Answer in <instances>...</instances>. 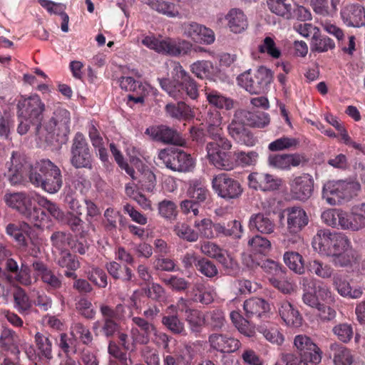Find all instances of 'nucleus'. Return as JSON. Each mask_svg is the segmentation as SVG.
Listing matches in <instances>:
<instances>
[{
    "mask_svg": "<svg viewBox=\"0 0 365 365\" xmlns=\"http://www.w3.org/2000/svg\"><path fill=\"white\" fill-rule=\"evenodd\" d=\"M269 123V116L264 112L252 113L245 110H237L227 127L229 135L238 143L252 146L256 139L245 125L264 128Z\"/></svg>",
    "mask_w": 365,
    "mask_h": 365,
    "instance_id": "f257e3e1",
    "label": "nucleus"
},
{
    "mask_svg": "<svg viewBox=\"0 0 365 365\" xmlns=\"http://www.w3.org/2000/svg\"><path fill=\"white\" fill-rule=\"evenodd\" d=\"M173 80L158 78L161 88L175 100H184L186 97L195 100L199 96L198 86L195 81L182 68L179 62L170 63Z\"/></svg>",
    "mask_w": 365,
    "mask_h": 365,
    "instance_id": "f03ea898",
    "label": "nucleus"
},
{
    "mask_svg": "<svg viewBox=\"0 0 365 365\" xmlns=\"http://www.w3.org/2000/svg\"><path fill=\"white\" fill-rule=\"evenodd\" d=\"M29 180L33 185L50 194L58 192L63 185L60 168L47 159L36 162L31 168Z\"/></svg>",
    "mask_w": 365,
    "mask_h": 365,
    "instance_id": "7ed1b4c3",
    "label": "nucleus"
},
{
    "mask_svg": "<svg viewBox=\"0 0 365 365\" xmlns=\"http://www.w3.org/2000/svg\"><path fill=\"white\" fill-rule=\"evenodd\" d=\"M4 199L9 207L16 210L34 227L40 228L46 222V212L34 206V197L31 194L25 192L6 193Z\"/></svg>",
    "mask_w": 365,
    "mask_h": 365,
    "instance_id": "20e7f679",
    "label": "nucleus"
},
{
    "mask_svg": "<svg viewBox=\"0 0 365 365\" xmlns=\"http://www.w3.org/2000/svg\"><path fill=\"white\" fill-rule=\"evenodd\" d=\"M71 114L62 107H56L51 118L36 128V135L40 140L51 143L53 136L66 137L70 133Z\"/></svg>",
    "mask_w": 365,
    "mask_h": 365,
    "instance_id": "39448f33",
    "label": "nucleus"
},
{
    "mask_svg": "<svg viewBox=\"0 0 365 365\" xmlns=\"http://www.w3.org/2000/svg\"><path fill=\"white\" fill-rule=\"evenodd\" d=\"M360 190V184L351 178L328 180L322 187V198L330 205H340L357 195Z\"/></svg>",
    "mask_w": 365,
    "mask_h": 365,
    "instance_id": "423d86ee",
    "label": "nucleus"
},
{
    "mask_svg": "<svg viewBox=\"0 0 365 365\" xmlns=\"http://www.w3.org/2000/svg\"><path fill=\"white\" fill-rule=\"evenodd\" d=\"M232 143L228 139H220L219 141H211L206 145L207 158L210 164L215 168L231 170L236 167V162L232 159L230 151Z\"/></svg>",
    "mask_w": 365,
    "mask_h": 365,
    "instance_id": "0eeeda50",
    "label": "nucleus"
},
{
    "mask_svg": "<svg viewBox=\"0 0 365 365\" xmlns=\"http://www.w3.org/2000/svg\"><path fill=\"white\" fill-rule=\"evenodd\" d=\"M272 78V71L264 66H260L254 74L251 73L250 70L241 73L237 77V83L250 94H260L265 92Z\"/></svg>",
    "mask_w": 365,
    "mask_h": 365,
    "instance_id": "6e6552de",
    "label": "nucleus"
},
{
    "mask_svg": "<svg viewBox=\"0 0 365 365\" xmlns=\"http://www.w3.org/2000/svg\"><path fill=\"white\" fill-rule=\"evenodd\" d=\"M142 43L159 53L172 56L187 54L192 48V44L185 40L171 38L160 40L154 36H145L142 40Z\"/></svg>",
    "mask_w": 365,
    "mask_h": 365,
    "instance_id": "1a4fd4ad",
    "label": "nucleus"
},
{
    "mask_svg": "<svg viewBox=\"0 0 365 365\" xmlns=\"http://www.w3.org/2000/svg\"><path fill=\"white\" fill-rule=\"evenodd\" d=\"M158 158L165 167L173 171L187 173L195 168V160L191 155L180 149H163Z\"/></svg>",
    "mask_w": 365,
    "mask_h": 365,
    "instance_id": "9d476101",
    "label": "nucleus"
},
{
    "mask_svg": "<svg viewBox=\"0 0 365 365\" xmlns=\"http://www.w3.org/2000/svg\"><path fill=\"white\" fill-rule=\"evenodd\" d=\"M71 164L76 168L91 170L93 158L87 140L83 133H76L71 147Z\"/></svg>",
    "mask_w": 365,
    "mask_h": 365,
    "instance_id": "9b49d317",
    "label": "nucleus"
},
{
    "mask_svg": "<svg viewBox=\"0 0 365 365\" xmlns=\"http://www.w3.org/2000/svg\"><path fill=\"white\" fill-rule=\"evenodd\" d=\"M212 187L219 197L227 200L238 198L243 192L239 181L225 173L212 178Z\"/></svg>",
    "mask_w": 365,
    "mask_h": 365,
    "instance_id": "f8f14e48",
    "label": "nucleus"
},
{
    "mask_svg": "<svg viewBox=\"0 0 365 365\" xmlns=\"http://www.w3.org/2000/svg\"><path fill=\"white\" fill-rule=\"evenodd\" d=\"M18 117L27 118L30 120L41 123L45 104L37 94L22 98L17 104Z\"/></svg>",
    "mask_w": 365,
    "mask_h": 365,
    "instance_id": "ddd939ff",
    "label": "nucleus"
},
{
    "mask_svg": "<svg viewBox=\"0 0 365 365\" xmlns=\"http://www.w3.org/2000/svg\"><path fill=\"white\" fill-rule=\"evenodd\" d=\"M145 133L150 135L152 139L165 144L182 146L185 143L184 138L175 129L165 125L148 128Z\"/></svg>",
    "mask_w": 365,
    "mask_h": 365,
    "instance_id": "4468645a",
    "label": "nucleus"
},
{
    "mask_svg": "<svg viewBox=\"0 0 365 365\" xmlns=\"http://www.w3.org/2000/svg\"><path fill=\"white\" fill-rule=\"evenodd\" d=\"M291 194L295 200L305 202L311 197L314 191V179L304 173L295 177L289 183Z\"/></svg>",
    "mask_w": 365,
    "mask_h": 365,
    "instance_id": "2eb2a0df",
    "label": "nucleus"
},
{
    "mask_svg": "<svg viewBox=\"0 0 365 365\" xmlns=\"http://www.w3.org/2000/svg\"><path fill=\"white\" fill-rule=\"evenodd\" d=\"M131 336L135 344L145 345L150 341V336L155 331V325L143 317H133Z\"/></svg>",
    "mask_w": 365,
    "mask_h": 365,
    "instance_id": "dca6fc26",
    "label": "nucleus"
},
{
    "mask_svg": "<svg viewBox=\"0 0 365 365\" xmlns=\"http://www.w3.org/2000/svg\"><path fill=\"white\" fill-rule=\"evenodd\" d=\"M294 344L299 354L309 358V362L314 365L322 361V351L307 336L299 334L294 337Z\"/></svg>",
    "mask_w": 365,
    "mask_h": 365,
    "instance_id": "f3484780",
    "label": "nucleus"
},
{
    "mask_svg": "<svg viewBox=\"0 0 365 365\" xmlns=\"http://www.w3.org/2000/svg\"><path fill=\"white\" fill-rule=\"evenodd\" d=\"M282 182V179L264 173H252L248 176L249 187L256 190L274 191L279 188Z\"/></svg>",
    "mask_w": 365,
    "mask_h": 365,
    "instance_id": "a211bd4d",
    "label": "nucleus"
},
{
    "mask_svg": "<svg viewBox=\"0 0 365 365\" xmlns=\"http://www.w3.org/2000/svg\"><path fill=\"white\" fill-rule=\"evenodd\" d=\"M305 157L299 153L274 154L268 157L269 166L282 170H289L305 163Z\"/></svg>",
    "mask_w": 365,
    "mask_h": 365,
    "instance_id": "6ab92c4d",
    "label": "nucleus"
},
{
    "mask_svg": "<svg viewBox=\"0 0 365 365\" xmlns=\"http://www.w3.org/2000/svg\"><path fill=\"white\" fill-rule=\"evenodd\" d=\"M343 22L350 27L365 26V7L359 4L344 6L340 12Z\"/></svg>",
    "mask_w": 365,
    "mask_h": 365,
    "instance_id": "aec40b11",
    "label": "nucleus"
},
{
    "mask_svg": "<svg viewBox=\"0 0 365 365\" xmlns=\"http://www.w3.org/2000/svg\"><path fill=\"white\" fill-rule=\"evenodd\" d=\"M287 230L292 233L301 232L309 223V217L304 209L292 207L286 210Z\"/></svg>",
    "mask_w": 365,
    "mask_h": 365,
    "instance_id": "412c9836",
    "label": "nucleus"
},
{
    "mask_svg": "<svg viewBox=\"0 0 365 365\" xmlns=\"http://www.w3.org/2000/svg\"><path fill=\"white\" fill-rule=\"evenodd\" d=\"M34 270L39 276L42 282L46 285L48 290H57L62 287V280L59 276L55 274L53 270L41 260L32 262Z\"/></svg>",
    "mask_w": 365,
    "mask_h": 365,
    "instance_id": "4be33fe9",
    "label": "nucleus"
},
{
    "mask_svg": "<svg viewBox=\"0 0 365 365\" xmlns=\"http://www.w3.org/2000/svg\"><path fill=\"white\" fill-rule=\"evenodd\" d=\"M342 229L359 231L365 227V203L355 205L351 212H344Z\"/></svg>",
    "mask_w": 365,
    "mask_h": 365,
    "instance_id": "5701e85b",
    "label": "nucleus"
},
{
    "mask_svg": "<svg viewBox=\"0 0 365 365\" xmlns=\"http://www.w3.org/2000/svg\"><path fill=\"white\" fill-rule=\"evenodd\" d=\"M20 344L21 340L17 333L11 329L3 327L0 333V351L18 355Z\"/></svg>",
    "mask_w": 365,
    "mask_h": 365,
    "instance_id": "b1692460",
    "label": "nucleus"
},
{
    "mask_svg": "<svg viewBox=\"0 0 365 365\" xmlns=\"http://www.w3.org/2000/svg\"><path fill=\"white\" fill-rule=\"evenodd\" d=\"M278 313L286 324L292 327H299L302 324V317L299 311L288 301H281L277 304Z\"/></svg>",
    "mask_w": 365,
    "mask_h": 365,
    "instance_id": "393cba45",
    "label": "nucleus"
},
{
    "mask_svg": "<svg viewBox=\"0 0 365 365\" xmlns=\"http://www.w3.org/2000/svg\"><path fill=\"white\" fill-rule=\"evenodd\" d=\"M208 341L212 349L221 352H234L240 346L239 340L220 334H211Z\"/></svg>",
    "mask_w": 365,
    "mask_h": 365,
    "instance_id": "a878e982",
    "label": "nucleus"
},
{
    "mask_svg": "<svg viewBox=\"0 0 365 365\" xmlns=\"http://www.w3.org/2000/svg\"><path fill=\"white\" fill-rule=\"evenodd\" d=\"M275 227L274 220L261 212L252 215L249 220L250 230H255L264 235L272 234L275 230Z\"/></svg>",
    "mask_w": 365,
    "mask_h": 365,
    "instance_id": "bb28decb",
    "label": "nucleus"
},
{
    "mask_svg": "<svg viewBox=\"0 0 365 365\" xmlns=\"http://www.w3.org/2000/svg\"><path fill=\"white\" fill-rule=\"evenodd\" d=\"M333 233L329 230H319L312 240L314 250L321 255H330Z\"/></svg>",
    "mask_w": 365,
    "mask_h": 365,
    "instance_id": "cd10ccee",
    "label": "nucleus"
},
{
    "mask_svg": "<svg viewBox=\"0 0 365 365\" xmlns=\"http://www.w3.org/2000/svg\"><path fill=\"white\" fill-rule=\"evenodd\" d=\"M332 282L334 287L341 297L359 299L363 294V290L360 287L352 289L349 282L341 274H334Z\"/></svg>",
    "mask_w": 365,
    "mask_h": 365,
    "instance_id": "c85d7f7f",
    "label": "nucleus"
},
{
    "mask_svg": "<svg viewBox=\"0 0 365 365\" xmlns=\"http://www.w3.org/2000/svg\"><path fill=\"white\" fill-rule=\"evenodd\" d=\"M245 316L248 319L259 318L269 310L268 303L261 298L252 297L244 302Z\"/></svg>",
    "mask_w": 365,
    "mask_h": 365,
    "instance_id": "c756f323",
    "label": "nucleus"
},
{
    "mask_svg": "<svg viewBox=\"0 0 365 365\" xmlns=\"http://www.w3.org/2000/svg\"><path fill=\"white\" fill-rule=\"evenodd\" d=\"M205 94L209 104L216 108L230 110L234 108V101L218 91L206 88Z\"/></svg>",
    "mask_w": 365,
    "mask_h": 365,
    "instance_id": "7c9ffc66",
    "label": "nucleus"
},
{
    "mask_svg": "<svg viewBox=\"0 0 365 365\" xmlns=\"http://www.w3.org/2000/svg\"><path fill=\"white\" fill-rule=\"evenodd\" d=\"M230 31L239 34L247 27V19L244 12L239 9H232L225 16Z\"/></svg>",
    "mask_w": 365,
    "mask_h": 365,
    "instance_id": "2f4dec72",
    "label": "nucleus"
},
{
    "mask_svg": "<svg viewBox=\"0 0 365 365\" xmlns=\"http://www.w3.org/2000/svg\"><path fill=\"white\" fill-rule=\"evenodd\" d=\"M334 365H351L354 361L351 351L343 345L334 342L329 346Z\"/></svg>",
    "mask_w": 365,
    "mask_h": 365,
    "instance_id": "473e14b6",
    "label": "nucleus"
},
{
    "mask_svg": "<svg viewBox=\"0 0 365 365\" xmlns=\"http://www.w3.org/2000/svg\"><path fill=\"white\" fill-rule=\"evenodd\" d=\"M154 11L169 18L180 16L178 6L170 1L163 0H148L145 2Z\"/></svg>",
    "mask_w": 365,
    "mask_h": 365,
    "instance_id": "72a5a7b5",
    "label": "nucleus"
},
{
    "mask_svg": "<svg viewBox=\"0 0 365 365\" xmlns=\"http://www.w3.org/2000/svg\"><path fill=\"white\" fill-rule=\"evenodd\" d=\"M300 284L302 285L304 291V294L302 295L303 302L312 308L317 309L321 302L318 300V298L312 289L313 287H314V279L304 277L301 279Z\"/></svg>",
    "mask_w": 365,
    "mask_h": 365,
    "instance_id": "f704fd0d",
    "label": "nucleus"
},
{
    "mask_svg": "<svg viewBox=\"0 0 365 365\" xmlns=\"http://www.w3.org/2000/svg\"><path fill=\"white\" fill-rule=\"evenodd\" d=\"M109 274L115 279H120L123 282L132 281L134 274L127 265L122 266L116 262H110L106 265Z\"/></svg>",
    "mask_w": 365,
    "mask_h": 365,
    "instance_id": "c9c22d12",
    "label": "nucleus"
},
{
    "mask_svg": "<svg viewBox=\"0 0 365 365\" xmlns=\"http://www.w3.org/2000/svg\"><path fill=\"white\" fill-rule=\"evenodd\" d=\"M8 168L7 176L11 184H17L23 178L22 163L19 156L15 153H12L10 162L6 163Z\"/></svg>",
    "mask_w": 365,
    "mask_h": 365,
    "instance_id": "e433bc0d",
    "label": "nucleus"
},
{
    "mask_svg": "<svg viewBox=\"0 0 365 365\" xmlns=\"http://www.w3.org/2000/svg\"><path fill=\"white\" fill-rule=\"evenodd\" d=\"M201 346L198 343L187 344L178 357V362L184 365H193L200 354Z\"/></svg>",
    "mask_w": 365,
    "mask_h": 365,
    "instance_id": "4c0bfd02",
    "label": "nucleus"
},
{
    "mask_svg": "<svg viewBox=\"0 0 365 365\" xmlns=\"http://www.w3.org/2000/svg\"><path fill=\"white\" fill-rule=\"evenodd\" d=\"M162 324L174 334H185V328L184 322L177 314H167L162 317Z\"/></svg>",
    "mask_w": 365,
    "mask_h": 365,
    "instance_id": "58836bf2",
    "label": "nucleus"
},
{
    "mask_svg": "<svg viewBox=\"0 0 365 365\" xmlns=\"http://www.w3.org/2000/svg\"><path fill=\"white\" fill-rule=\"evenodd\" d=\"M307 270L313 274H315L322 279H329L332 277L334 269L327 263H324L318 259H314L309 262Z\"/></svg>",
    "mask_w": 365,
    "mask_h": 365,
    "instance_id": "ea45409f",
    "label": "nucleus"
},
{
    "mask_svg": "<svg viewBox=\"0 0 365 365\" xmlns=\"http://www.w3.org/2000/svg\"><path fill=\"white\" fill-rule=\"evenodd\" d=\"M29 227L26 222L9 223L6 227V233L12 237L19 245L26 246V237L24 232H26Z\"/></svg>",
    "mask_w": 365,
    "mask_h": 365,
    "instance_id": "a19ab883",
    "label": "nucleus"
},
{
    "mask_svg": "<svg viewBox=\"0 0 365 365\" xmlns=\"http://www.w3.org/2000/svg\"><path fill=\"white\" fill-rule=\"evenodd\" d=\"M267 3L272 13L287 19L292 17V6L287 0H267Z\"/></svg>",
    "mask_w": 365,
    "mask_h": 365,
    "instance_id": "79ce46f5",
    "label": "nucleus"
},
{
    "mask_svg": "<svg viewBox=\"0 0 365 365\" xmlns=\"http://www.w3.org/2000/svg\"><path fill=\"white\" fill-rule=\"evenodd\" d=\"M187 195L192 200L200 204L206 200L209 191L202 182L194 180L190 184Z\"/></svg>",
    "mask_w": 365,
    "mask_h": 365,
    "instance_id": "37998d69",
    "label": "nucleus"
},
{
    "mask_svg": "<svg viewBox=\"0 0 365 365\" xmlns=\"http://www.w3.org/2000/svg\"><path fill=\"white\" fill-rule=\"evenodd\" d=\"M311 47L312 51L322 53L333 49L335 43L330 38L315 32L312 38Z\"/></svg>",
    "mask_w": 365,
    "mask_h": 365,
    "instance_id": "c03bdc74",
    "label": "nucleus"
},
{
    "mask_svg": "<svg viewBox=\"0 0 365 365\" xmlns=\"http://www.w3.org/2000/svg\"><path fill=\"white\" fill-rule=\"evenodd\" d=\"M299 145V140L292 137H282L270 143L268 145L269 150L272 152L284 150H294Z\"/></svg>",
    "mask_w": 365,
    "mask_h": 365,
    "instance_id": "a18cd8bd",
    "label": "nucleus"
},
{
    "mask_svg": "<svg viewBox=\"0 0 365 365\" xmlns=\"http://www.w3.org/2000/svg\"><path fill=\"white\" fill-rule=\"evenodd\" d=\"M158 214L168 221H174L178 216V207L175 202L163 200L158 204Z\"/></svg>",
    "mask_w": 365,
    "mask_h": 365,
    "instance_id": "49530a36",
    "label": "nucleus"
},
{
    "mask_svg": "<svg viewBox=\"0 0 365 365\" xmlns=\"http://www.w3.org/2000/svg\"><path fill=\"white\" fill-rule=\"evenodd\" d=\"M344 211L341 210H327L322 212V220L329 226L342 229Z\"/></svg>",
    "mask_w": 365,
    "mask_h": 365,
    "instance_id": "de8ad7c7",
    "label": "nucleus"
},
{
    "mask_svg": "<svg viewBox=\"0 0 365 365\" xmlns=\"http://www.w3.org/2000/svg\"><path fill=\"white\" fill-rule=\"evenodd\" d=\"M284 261L287 266L297 274H303L304 272L302 256L298 252H287L284 255Z\"/></svg>",
    "mask_w": 365,
    "mask_h": 365,
    "instance_id": "09e8293b",
    "label": "nucleus"
},
{
    "mask_svg": "<svg viewBox=\"0 0 365 365\" xmlns=\"http://www.w3.org/2000/svg\"><path fill=\"white\" fill-rule=\"evenodd\" d=\"M14 308L21 314L27 313L31 307V302L26 292L21 287L14 293Z\"/></svg>",
    "mask_w": 365,
    "mask_h": 365,
    "instance_id": "8fccbe9b",
    "label": "nucleus"
},
{
    "mask_svg": "<svg viewBox=\"0 0 365 365\" xmlns=\"http://www.w3.org/2000/svg\"><path fill=\"white\" fill-rule=\"evenodd\" d=\"M36 201L41 207L45 209L53 218L57 220H63L64 213L56 203L41 195H36Z\"/></svg>",
    "mask_w": 365,
    "mask_h": 365,
    "instance_id": "3c124183",
    "label": "nucleus"
},
{
    "mask_svg": "<svg viewBox=\"0 0 365 365\" xmlns=\"http://www.w3.org/2000/svg\"><path fill=\"white\" fill-rule=\"evenodd\" d=\"M175 234L180 239L194 242L198 240V233L186 223L178 222L173 228Z\"/></svg>",
    "mask_w": 365,
    "mask_h": 365,
    "instance_id": "603ef678",
    "label": "nucleus"
},
{
    "mask_svg": "<svg viewBox=\"0 0 365 365\" xmlns=\"http://www.w3.org/2000/svg\"><path fill=\"white\" fill-rule=\"evenodd\" d=\"M71 240V235L66 232H54L51 236L52 245L60 250L61 252L67 251V248L70 247Z\"/></svg>",
    "mask_w": 365,
    "mask_h": 365,
    "instance_id": "864d4df0",
    "label": "nucleus"
},
{
    "mask_svg": "<svg viewBox=\"0 0 365 365\" xmlns=\"http://www.w3.org/2000/svg\"><path fill=\"white\" fill-rule=\"evenodd\" d=\"M35 342L41 355L50 360L53 358L52 343L48 337L41 332L35 334Z\"/></svg>",
    "mask_w": 365,
    "mask_h": 365,
    "instance_id": "5fc2aeb1",
    "label": "nucleus"
},
{
    "mask_svg": "<svg viewBox=\"0 0 365 365\" xmlns=\"http://www.w3.org/2000/svg\"><path fill=\"white\" fill-rule=\"evenodd\" d=\"M71 334L81 340L84 344H89L93 340L90 330L80 322H74L71 327Z\"/></svg>",
    "mask_w": 365,
    "mask_h": 365,
    "instance_id": "6e6d98bb",
    "label": "nucleus"
},
{
    "mask_svg": "<svg viewBox=\"0 0 365 365\" xmlns=\"http://www.w3.org/2000/svg\"><path fill=\"white\" fill-rule=\"evenodd\" d=\"M185 319L192 332L197 333L200 331L205 321V318L201 312L192 309L185 315Z\"/></svg>",
    "mask_w": 365,
    "mask_h": 365,
    "instance_id": "4d7b16f0",
    "label": "nucleus"
},
{
    "mask_svg": "<svg viewBox=\"0 0 365 365\" xmlns=\"http://www.w3.org/2000/svg\"><path fill=\"white\" fill-rule=\"evenodd\" d=\"M216 259L222 265L228 274L235 275L238 273V263L227 252L222 250V253H220Z\"/></svg>",
    "mask_w": 365,
    "mask_h": 365,
    "instance_id": "13d9d810",
    "label": "nucleus"
},
{
    "mask_svg": "<svg viewBox=\"0 0 365 365\" xmlns=\"http://www.w3.org/2000/svg\"><path fill=\"white\" fill-rule=\"evenodd\" d=\"M165 110L171 117L178 119L187 118L190 113V108L182 101L177 104H168L165 106Z\"/></svg>",
    "mask_w": 365,
    "mask_h": 365,
    "instance_id": "bf43d9fd",
    "label": "nucleus"
},
{
    "mask_svg": "<svg viewBox=\"0 0 365 365\" xmlns=\"http://www.w3.org/2000/svg\"><path fill=\"white\" fill-rule=\"evenodd\" d=\"M15 280L23 286L29 287L33 284L31 270L27 262L21 259V266L15 274Z\"/></svg>",
    "mask_w": 365,
    "mask_h": 365,
    "instance_id": "052dcab7",
    "label": "nucleus"
},
{
    "mask_svg": "<svg viewBox=\"0 0 365 365\" xmlns=\"http://www.w3.org/2000/svg\"><path fill=\"white\" fill-rule=\"evenodd\" d=\"M232 159L236 162L237 165H251L256 163L258 159V153L255 151L245 153L243 151H235L232 154Z\"/></svg>",
    "mask_w": 365,
    "mask_h": 365,
    "instance_id": "680f3d73",
    "label": "nucleus"
},
{
    "mask_svg": "<svg viewBox=\"0 0 365 365\" xmlns=\"http://www.w3.org/2000/svg\"><path fill=\"white\" fill-rule=\"evenodd\" d=\"M258 51L259 53H266L275 59L281 56L280 50L277 47L274 39L270 36L264 38L262 43L258 46Z\"/></svg>",
    "mask_w": 365,
    "mask_h": 365,
    "instance_id": "e2e57ef3",
    "label": "nucleus"
},
{
    "mask_svg": "<svg viewBox=\"0 0 365 365\" xmlns=\"http://www.w3.org/2000/svg\"><path fill=\"white\" fill-rule=\"evenodd\" d=\"M248 245L257 252L265 254L271 250L270 241L261 235H255L248 241Z\"/></svg>",
    "mask_w": 365,
    "mask_h": 365,
    "instance_id": "0e129e2a",
    "label": "nucleus"
},
{
    "mask_svg": "<svg viewBox=\"0 0 365 365\" xmlns=\"http://www.w3.org/2000/svg\"><path fill=\"white\" fill-rule=\"evenodd\" d=\"M195 227L197 230L198 235L207 239L214 238V226L215 223L208 218L201 220H196L194 224Z\"/></svg>",
    "mask_w": 365,
    "mask_h": 365,
    "instance_id": "69168bd1",
    "label": "nucleus"
},
{
    "mask_svg": "<svg viewBox=\"0 0 365 365\" xmlns=\"http://www.w3.org/2000/svg\"><path fill=\"white\" fill-rule=\"evenodd\" d=\"M332 331L338 339L344 343H348L353 336V328L347 323H340L335 325Z\"/></svg>",
    "mask_w": 365,
    "mask_h": 365,
    "instance_id": "338daca9",
    "label": "nucleus"
},
{
    "mask_svg": "<svg viewBox=\"0 0 365 365\" xmlns=\"http://www.w3.org/2000/svg\"><path fill=\"white\" fill-rule=\"evenodd\" d=\"M191 71L197 78H203L210 77L212 63L208 61H197L190 66Z\"/></svg>",
    "mask_w": 365,
    "mask_h": 365,
    "instance_id": "774afa93",
    "label": "nucleus"
}]
</instances>
